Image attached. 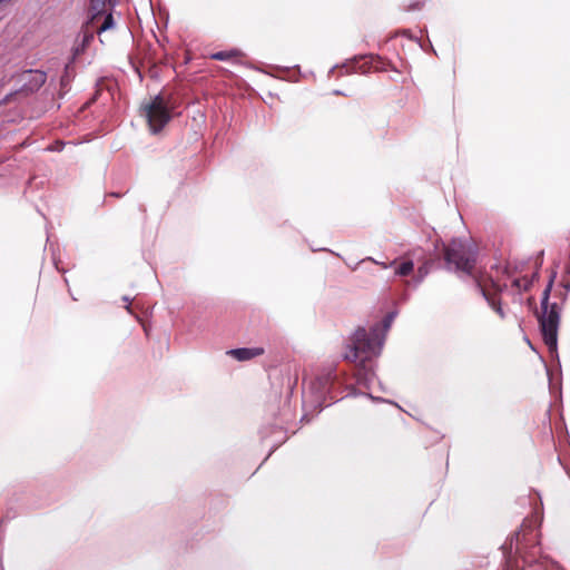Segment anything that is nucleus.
<instances>
[{
  "mask_svg": "<svg viewBox=\"0 0 570 570\" xmlns=\"http://www.w3.org/2000/svg\"><path fill=\"white\" fill-rule=\"evenodd\" d=\"M549 288L543 293L542 299V315L540 316V326L542 337L546 345L550 351L557 347L558 326H559V311L556 304L549 305Z\"/></svg>",
  "mask_w": 570,
  "mask_h": 570,
  "instance_id": "nucleus-1",
  "label": "nucleus"
},
{
  "mask_svg": "<svg viewBox=\"0 0 570 570\" xmlns=\"http://www.w3.org/2000/svg\"><path fill=\"white\" fill-rule=\"evenodd\" d=\"M445 261L455 267L456 271L473 275L475 256L466 245L459 239H453L445 248ZM479 275H483L479 273ZM478 276V274H476Z\"/></svg>",
  "mask_w": 570,
  "mask_h": 570,
  "instance_id": "nucleus-2",
  "label": "nucleus"
},
{
  "mask_svg": "<svg viewBox=\"0 0 570 570\" xmlns=\"http://www.w3.org/2000/svg\"><path fill=\"white\" fill-rule=\"evenodd\" d=\"M538 532L535 529L527 522H523L520 530L517 531L503 546L504 550H509L510 553L523 557L524 549L534 547L538 543Z\"/></svg>",
  "mask_w": 570,
  "mask_h": 570,
  "instance_id": "nucleus-3",
  "label": "nucleus"
},
{
  "mask_svg": "<svg viewBox=\"0 0 570 570\" xmlns=\"http://www.w3.org/2000/svg\"><path fill=\"white\" fill-rule=\"evenodd\" d=\"M146 116L150 130L156 134L160 131L170 120V112L167 102L161 96H156L146 107Z\"/></svg>",
  "mask_w": 570,
  "mask_h": 570,
  "instance_id": "nucleus-4",
  "label": "nucleus"
},
{
  "mask_svg": "<svg viewBox=\"0 0 570 570\" xmlns=\"http://www.w3.org/2000/svg\"><path fill=\"white\" fill-rule=\"evenodd\" d=\"M475 283L480 288L483 297L491 305V307L498 313L501 318L505 317V314L501 307L500 302L497 299V295L501 292V286L495 283L492 277L488 275L475 276Z\"/></svg>",
  "mask_w": 570,
  "mask_h": 570,
  "instance_id": "nucleus-5",
  "label": "nucleus"
},
{
  "mask_svg": "<svg viewBox=\"0 0 570 570\" xmlns=\"http://www.w3.org/2000/svg\"><path fill=\"white\" fill-rule=\"evenodd\" d=\"M373 354L371 342L367 338L366 331L361 328L354 334L353 347L350 354L345 357L350 361H364Z\"/></svg>",
  "mask_w": 570,
  "mask_h": 570,
  "instance_id": "nucleus-6",
  "label": "nucleus"
},
{
  "mask_svg": "<svg viewBox=\"0 0 570 570\" xmlns=\"http://www.w3.org/2000/svg\"><path fill=\"white\" fill-rule=\"evenodd\" d=\"M228 355L233 356L239 362L249 361L254 357L261 356L264 354L263 347H243V348H234L227 352Z\"/></svg>",
  "mask_w": 570,
  "mask_h": 570,
  "instance_id": "nucleus-7",
  "label": "nucleus"
},
{
  "mask_svg": "<svg viewBox=\"0 0 570 570\" xmlns=\"http://www.w3.org/2000/svg\"><path fill=\"white\" fill-rule=\"evenodd\" d=\"M242 57V52L238 49H230L225 51H218L210 55L214 60H235Z\"/></svg>",
  "mask_w": 570,
  "mask_h": 570,
  "instance_id": "nucleus-8",
  "label": "nucleus"
},
{
  "mask_svg": "<svg viewBox=\"0 0 570 570\" xmlns=\"http://www.w3.org/2000/svg\"><path fill=\"white\" fill-rule=\"evenodd\" d=\"M413 269H414L413 262L404 261L395 267V274L399 276H407L413 272Z\"/></svg>",
  "mask_w": 570,
  "mask_h": 570,
  "instance_id": "nucleus-9",
  "label": "nucleus"
},
{
  "mask_svg": "<svg viewBox=\"0 0 570 570\" xmlns=\"http://www.w3.org/2000/svg\"><path fill=\"white\" fill-rule=\"evenodd\" d=\"M112 27H114V18H112L111 13H108L105 17L104 22H102L101 27L99 28L98 32L106 31L108 29H111Z\"/></svg>",
  "mask_w": 570,
  "mask_h": 570,
  "instance_id": "nucleus-10",
  "label": "nucleus"
},
{
  "mask_svg": "<svg viewBox=\"0 0 570 570\" xmlns=\"http://www.w3.org/2000/svg\"><path fill=\"white\" fill-rule=\"evenodd\" d=\"M529 281L528 279H514L513 286H515L518 289L527 291L529 287Z\"/></svg>",
  "mask_w": 570,
  "mask_h": 570,
  "instance_id": "nucleus-11",
  "label": "nucleus"
},
{
  "mask_svg": "<svg viewBox=\"0 0 570 570\" xmlns=\"http://www.w3.org/2000/svg\"><path fill=\"white\" fill-rule=\"evenodd\" d=\"M428 273H429L428 264H424V265L420 266L419 269H417V274H419V277H420L419 281L424 278Z\"/></svg>",
  "mask_w": 570,
  "mask_h": 570,
  "instance_id": "nucleus-12",
  "label": "nucleus"
},
{
  "mask_svg": "<svg viewBox=\"0 0 570 570\" xmlns=\"http://www.w3.org/2000/svg\"><path fill=\"white\" fill-rule=\"evenodd\" d=\"M17 0H0V12L6 9V7L12 6Z\"/></svg>",
  "mask_w": 570,
  "mask_h": 570,
  "instance_id": "nucleus-13",
  "label": "nucleus"
},
{
  "mask_svg": "<svg viewBox=\"0 0 570 570\" xmlns=\"http://www.w3.org/2000/svg\"><path fill=\"white\" fill-rule=\"evenodd\" d=\"M91 39H92V35L85 33L82 36V47H85L86 43H88Z\"/></svg>",
  "mask_w": 570,
  "mask_h": 570,
  "instance_id": "nucleus-14",
  "label": "nucleus"
},
{
  "mask_svg": "<svg viewBox=\"0 0 570 570\" xmlns=\"http://www.w3.org/2000/svg\"><path fill=\"white\" fill-rule=\"evenodd\" d=\"M36 76H37V81H39L41 83L45 81V78H46L45 73L39 72Z\"/></svg>",
  "mask_w": 570,
  "mask_h": 570,
  "instance_id": "nucleus-15",
  "label": "nucleus"
},
{
  "mask_svg": "<svg viewBox=\"0 0 570 570\" xmlns=\"http://www.w3.org/2000/svg\"><path fill=\"white\" fill-rule=\"evenodd\" d=\"M124 301L127 303V308H129L130 299L128 297H124Z\"/></svg>",
  "mask_w": 570,
  "mask_h": 570,
  "instance_id": "nucleus-16",
  "label": "nucleus"
},
{
  "mask_svg": "<svg viewBox=\"0 0 570 570\" xmlns=\"http://www.w3.org/2000/svg\"><path fill=\"white\" fill-rule=\"evenodd\" d=\"M381 266H382L383 268H387V265H386V264H384V263H382V264H381Z\"/></svg>",
  "mask_w": 570,
  "mask_h": 570,
  "instance_id": "nucleus-17",
  "label": "nucleus"
}]
</instances>
